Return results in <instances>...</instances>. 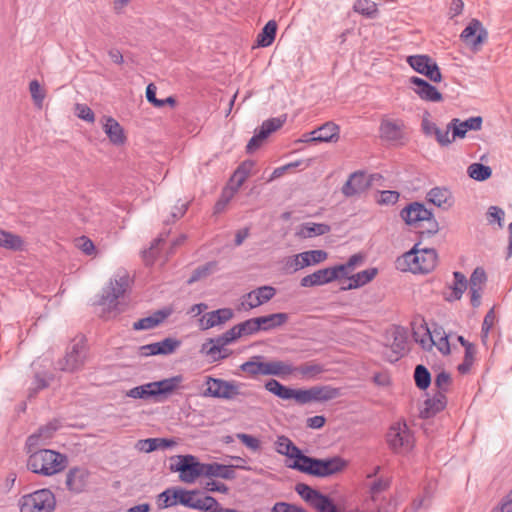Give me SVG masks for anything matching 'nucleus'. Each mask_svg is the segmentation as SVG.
<instances>
[{"mask_svg":"<svg viewBox=\"0 0 512 512\" xmlns=\"http://www.w3.org/2000/svg\"><path fill=\"white\" fill-rule=\"evenodd\" d=\"M421 240L396 260L397 268L413 273L427 274L437 264L438 255L434 248H419Z\"/></svg>","mask_w":512,"mask_h":512,"instance_id":"obj_3","label":"nucleus"},{"mask_svg":"<svg viewBox=\"0 0 512 512\" xmlns=\"http://www.w3.org/2000/svg\"><path fill=\"white\" fill-rule=\"evenodd\" d=\"M86 338L81 336L67 349L65 356L58 361L60 370L73 373L82 369L87 357Z\"/></svg>","mask_w":512,"mask_h":512,"instance_id":"obj_10","label":"nucleus"},{"mask_svg":"<svg viewBox=\"0 0 512 512\" xmlns=\"http://www.w3.org/2000/svg\"><path fill=\"white\" fill-rule=\"evenodd\" d=\"M292 464H288L287 467L297 470L301 473H305L311 476H314L316 458L312 456L305 455L301 449H299L294 457Z\"/></svg>","mask_w":512,"mask_h":512,"instance_id":"obj_38","label":"nucleus"},{"mask_svg":"<svg viewBox=\"0 0 512 512\" xmlns=\"http://www.w3.org/2000/svg\"><path fill=\"white\" fill-rule=\"evenodd\" d=\"M461 41L472 51L478 52L488 39V32L482 22L473 18L460 34Z\"/></svg>","mask_w":512,"mask_h":512,"instance_id":"obj_13","label":"nucleus"},{"mask_svg":"<svg viewBox=\"0 0 512 512\" xmlns=\"http://www.w3.org/2000/svg\"><path fill=\"white\" fill-rule=\"evenodd\" d=\"M488 224H494L497 222L499 228L503 227L505 212L498 206H490L486 213Z\"/></svg>","mask_w":512,"mask_h":512,"instance_id":"obj_57","label":"nucleus"},{"mask_svg":"<svg viewBox=\"0 0 512 512\" xmlns=\"http://www.w3.org/2000/svg\"><path fill=\"white\" fill-rule=\"evenodd\" d=\"M275 294L276 289L274 287L264 285L246 293L244 298L250 299L248 302V307L253 309L270 301L275 296Z\"/></svg>","mask_w":512,"mask_h":512,"instance_id":"obj_34","label":"nucleus"},{"mask_svg":"<svg viewBox=\"0 0 512 512\" xmlns=\"http://www.w3.org/2000/svg\"><path fill=\"white\" fill-rule=\"evenodd\" d=\"M467 174L470 178L482 182L491 177L492 169L482 163H472L467 168Z\"/></svg>","mask_w":512,"mask_h":512,"instance_id":"obj_48","label":"nucleus"},{"mask_svg":"<svg viewBox=\"0 0 512 512\" xmlns=\"http://www.w3.org/2000/svg\"><path fill=\"white\" fill-rule=\"evenodd\" d=\"M411 439V432L405 422L391 425L386 435L387 444L394 453H399L402 448H410Z\"/></svg>","mask_w":512,"mask_h":512,"instance_id":"obj_15","label":"nucleus"},{"mask_svg":"<svg viewBox=\"0 0 512 512\" xmlns=\"http://www.w3.org/2000/svg\"><path fill=\"white\" fill-rule=\"evenodd\" d=\"M240 369L252 376L258 374L272 375L284 378L294 373V366L283 361L260 362L249 360L244 362Z\"/></svg>","mask_w":512,"mask_h":512,"instance_id":"obj_9","label":"nucleus"},{"mask_svg":"<svg viewBox=\"0 0 512 512\" xmlns=\"http://www.w3.org/2000/svg\"><path fill=\"white\" fill-rule=\"evenodd\" d=\"M169 470L179 474V480L192 484L200 477H204L205 463L192 454H180L171 457Z\"/></svg>","mask_w":512,"mask_h":512,"instance_id":"obj_4","label":"nucleus"},{"mask_svg":"<svg viewBox=\"0 0 512 512\" xmlns=\"http://www.w3.org/2000/svg\"><path fill=\"white\" fill-rule=\"evenodd\" d=\"M29 91L31 93V97H32L34 103L37 106L41 107L43 100L45 98V93L41 89V86H40V83L38 80L35 79L29 83Z\"/></svg>","mask_w":512,"mask_h":512,"instance_id":"obj_62","label":"nucleus"},{"mask_svg":"<svg viewBox=\"0 0 512 512\" xmlns=\"http://www.w3.org/2000/svg\"><path fill=\"white\" fill-rule=\"evenodd\" d=\"M264 388L281 400H294L298 404L299 388L286 386L274 378L268 379L264 384Z\"/></svg>","mask_w":512,"mask_h":512,"instance_id":"obj_30","label":"nucleus"},{"mask_svg":"<svg viewBox=\"0 0 512 512\" xmlns=\"http://www.w3.org/2000/svg\"><path fill=\"white\" fill-rule=\"evenodd\" d=\"M286 119V115H282L280 117L269 118L263 121L261 126L255 129L254 135L248 141L245 147V152L247 154H253L255 151L260 149L267 138L284 125Z\"/></svg>","mask_w":512,"mask_h":512,"instance_id":"obj_11","label":"nucleus"},{"mask_svg":"<svg viewBox=\"0 0 512 512\" xmlns=\"http://www.w3.org/2000/svg\"><path fill=\"white\" fill-rule=\"evenodd\" d=\"M59 428L60 424L58 420H53L43 426H40L37 431L28 436L25 443L27 452L33 451L41 445H46L48 441L53 438Z\"/></svg>","mask_w":512,"mask_h":512,"instance_id":"obj_18","label":"nucleus"},{"mask_svg":"<svg viewBox=\"0 0 512 512\" xmlns=\"http://www.w3.org/2000/svg\"><path fill=\"white\" fill-rule=\"evenodd\" d=\"M250 470V467L244 465H225L218 462L205 463L204 477L222 478L225 480H234L236 478L235 469Z\"/></svg>","mask_w":512,"mask_h":512,"instance_id":"obj_26","label":"nucleus"},{"mask_svg":"<svg viewBox=\"0 0 512 512\" xmlns=\"http://www.w3.org/2000/svg\"><path fill=\"white\" fill-rule=\"evenodd\" d=\"M377 273H378V269L375 267L368 268L361 272H358V273L348 277V279H349L348 285L342 286L340 288V290L347 291V290L360 288V287L366 285L367 283L371 282L374 279V277L377 275Z\"/></svg>","mask_w":512,"mask_h":512,"instance_id":"obj_39","label":"nucleus"},{"mask_svg":"<svg viewBox=\"0 0 512 512\" xmlns=\"http://www.w3.org/2000/svg\"><path fill=\"white\" fill-rule=\"evenodd\" d=\"M411 85H413L414 92L424 101L428 102H440L443 100L442 94L439 90L426 81L423 78L412 76L409 79Z\"/></svg>","mask_w":512,"mask_h":512,"instance_id":"obj_25","label":"nucleus"},{"mask_svg":"<svg viewBox=\"0 0 512 512\" xmlns=\"http://www.w3.org/2000/svg\"><path fill=\"white\" fill-rule=\"evenodd\" d=\"M332 277H334V272L330 271L329 267L313 272V278L315 279L316 286L333 282L334 280Z\"/></svg>","mask_w":512,"mask_h":512,"instance_id":"obj_61","label":"nucleus"},{"mask_svg":"<svg viewBox=\"0 0 512 512\" xmlns=\"http://www.w3.org/2000/svg\"><path fill=\"white\" fill-rule=\"evenodd\" d=\"M259 331L268 332L281 327L289 320V315L285 312H278L269 315L255 317Z\"/></svg>","mask_w":512,"mask_h":512,"instance_id":"obj_35","label":"nucleus"},{"mask_svg":"<svg viewBox=\"0 0 512 512\" xmlns=\"http://www.w3.org/2000/svg\"><path fill=\"white\" fill-rule=\"evenodd\" d=\"M20 512H53L56 508V497L48 488H42L25 494L18 500Z\"/></svg>","mask_w":512,"mask_h":512,"instance_id":"obj_5","label":"nucleus"},{"mask_svg":"<svg viewBox=\"0 0 512 512\" xmlns=\"http://www.w3.org/2000/svg\"><path fill=\"white\" fill-rule=\"evenodd\" d=\"M182 381V375H175L159 381L148 382L131 388L126 392V396L133 399H153L157 403L163 402L180 387Z\"/></svg>","mask_w":512,"mask_h":512,"instance_id":"obj_1","label":"nucleus"},{"mask_svg":"<svg viewBox=\"0 0 512 512\" xmlns=\"http://www.w3.org/2000/svg\"><path fill=\"white\" fill-rule=\"evenodd\" d=\"M275 446V450L277 453L284 455L289 459H292L295 453L300 449L288 437L284 435L277 437Z\"/></svg>","mask_w":512,"mask_h":512,"instance_id":"obj_47","label":"nucleus"},{"mask_svg":"<svg viewBox=\"0 0 512 512\" xmlns=\"http://www.w3.org/2000/svg\"><path fill=\"white\" fill-rule=\"evenodd\" d=\"M407 63L417 73L424 75L430 81L439 83L442 80V73L436 61L429 55L418 54L407 57Z\"/></svg>","mask_w":512,"mask_h":512,"instance_id":"obj_12","label":"nucleus"},{"mask_svg":"<svg viewBox=\"0 0 512 512\" xmlns=\"http://www.w3.org/2000/svg\"><path fill=\"white\" fill-rule=\"evenodd\" d=\"M331 227L326 223L306 222L300 225L296 235L300 238H312L329 233Z\"/></svg>","mask_w":512,"mask_h":512,"instance_id":"obj_40","label":"nucleus"},{"mask_svg":"<svg viewBox=\"0 0 512 512\" xmlns=\"http://www.w3.org/2000/svg\"><path fill=\"white\" fill-rule=\"evenodd\" d=\"M408 338L407 334L404 330L397 329L393 335V342L391 344L392 353L394 354V358H389L390 363L397 362L401 357H403L406 352Z\"/></svg>","mask_w":512,"mask_h":512,"instance_id":"obj_42","label":"nucleus"},{"mask_svg":"<svg viewBox=\"0 0 512 512\" xmlns=\"http://www.w3.org/2000/svg\"><path fill=\"white\" fill-rule=\"evenodd\" d=\"M172 313V309L164 308L155 311L152 315L141 318L133 323V329L136 331L153 329L159 326Z\"/></svg>","mask_w":512,"mask_h":512,"instance_id":"obj_32","label":"nucleus"},{"mask_svg":"<svg viewBox=\"0 0 512 512\" xmlns=\"http://www.w3.org/2000/svg\"><path fill=\"white\" fill-rule=\"evenodd\" d=\"M299 256L302 266L308 267L325 261L328 257V253L324 250H308L299 253Z\"/></svg>","mask_w":512,"mask_h":512,"instance_id":"obj_49","label":"nucleus"},{"mask_svg":"<svg viewBox=\"0 0 512 512\" xmlns=\"http://www.w3.org/2000/svg\"><path fill=\"white\" fill-rule=\"evenodd\" d=\"M239 338L240 336L238 335L236 328L233 326L231 329L217 337L208 338L206 342L201 345L200 353L215 354L216 352H220L222 346L232 344Z\"/></svg>","mask_w":512,"mask_h":512,"instance_id":"obj_24","label":"nucleus"},{"mask_svg":"<svg viewBox=\"0 0 512 512\" xmlns=\"http://www.w3.org/2000/svg\"><path fill=\"white\" fill-rule=\"evenodd\" d=\"M205 384L207 388L202 393L204 397L232 400L237 396L247 397L249 395L248 392L241 391L243 384L235 381L206 376Z\"/></svg>","mask_w":512,"mask_h":512,"instance_id":"obj_6","label":"nucleus"},{"mask_svg":"<svg viewBox=\"0 0 512 512\" xmlns=\"http://www.w3.org/2000/svg\"><path fill=\"white\" fill-rule=\"evenodd\" d=\"M0 247L12 251H22L24 247V241L19 235L5 230H0Z\"/></svg>","mask_w":512,"mask_h":512,"instance_id":"obj_45","label":"nucleus"},{"mask_svg":"<svg viewBox=\"0 0 512 512\" xmlns=\"http://www.w3.org/2000/svg\"><path fill=\"white\" fill-rule=\"evenodd\" d=\"M312 134L316 135L313 139H316L319 143H335L340 138V127L334 122L328 121L314 129Z\"/></svg>","mask_w":512,"mask_h":512,"instance_id":"obj_37","label":"nucleus"},{"mask_svg":"<svg viewBox=\"0 0 512 512\" xmlns=\"http://www.w3.org/2000/svg\"><path fill=\"white\" fill-rule=\"evenodd\" d=\"M347 466V461L340 456L316 458L314 477L325 478L341 472Z\"/></svg>","mask_w":512,"mask_h":512,"instance_id":"obj_22","label":"nucleus"},{"mask_svg":"<svg viewBox=\"0 0 512 512\" xmlns=\"http://www.w3.org/2000/svg\"><path fill=\"white\" fill-rule=\"evenodd\" d=\"M483 119L481 116H473L464 121L453 118L448 123V130L452 132V140L463 139L468 131H478L482 128Z\"/></svg>","mask_w":512,"mask_h":512,"instance_id":"obj_23","label":"nucleus"},{"mask_svg":"<svg viewBox=\"0 0 512 512\" xmlns=\"http://www.w3.org/2000/svg\"><path fill=\"white\" fill-rule=\"evenodd\" d=\"M27 469L43 476H52L67 466V456L50 449H34L28 452Z\"/></svg>","mask_w":512,"mask_h":512,"instance_id":"obj_2","label":"nucleus"},{"mask_svg":"<svg viewBox=\"0 0 512 512\" xmlns=\"http://www.w3.org/2000/svg\"><path fill=\"white\" fill-rule=\"evenodd\" d=\"M139 443L141 444L140 449L146 453H151L158 449H168L176 444L173 439L169 438H148L140 440Z\"/></svg>","mask_w":512,"mask_h":512,"instance_id":"obj_44","label":"nucleus"},{"mask_svg":"<svg viewBox=\"0 0 512 512\" xmlns=\"http://www.w3.org/2000/svg\"><path fill=\"white\" fill-rule=\"evenodd\" d=\"M234 316V312L231 308H220L211 312H208L200 319V326L202 330H208L210 328L222 325L227 321L231 320Z\"/></svg>","mask_w":512,"mask_h":512,"instance_id":"obj_29","label":"nucleus"},{"mask_svg":"<svg viewBox=\"0 0 512 512\" xmlns=\"http://www.w3.org/2000/svg\"><path fill=\"white\" fill-rule=\"evenodd\" d=\"M428 202L433 205L442 208L444 210L449 209L454 204V199L451 191L446 187H434L426 195Z\"/></svg>","mask_w":512,"mask_h":512,"instance_id":"obj_33","label":"nucleus"},{"mask_svg":"<svg viewBox=\"0 0 512 512\" xmlns=\"http://www.w3.org/2000/svg\"><path fill=\"white\" fill-rule=\"evenodd\" d=\"M491 512H512V489L502 498L500 504Z\"/></svg>","mask_w":512,"mask_h":512,"instance_id":"obj_64","label":"nucleus"},{"mask_svg":"<svg viewBox=\"0 0 512 512\" xmlns=\"http://www.w3.org/2000/svg\"><path fill=\"white\" fill-rule=\"evenodd\" d=\"M255 164V161L251 159L244 160L239 164L230 178V182L234 183V186L232 187L234 191H237L243 185L252 172Z\"/></svg>","mask_w":512,"mask_h":512,"instance_id":"obj_41","label":"nucleus"},{"mask_svg":"<svg viewBox=\"0 0 512 512\" xmlns=\"http://www.w3.org/2000/svg\"><path fill=\"white\" fill-rule=\"evenodd\" d=\"M129 286V276L124 274L110 281L109 285L104 287L97 305H105L106 303L112 304L117 299L122 297Z\"/></svg>","mask_w":512,"mask_h":512,"instance_id":"obj_17","label":"nucleus"},{"mask_svg":"<svg viewBox=\"0 0 512 512\" xmlns=\"http://www.w3.org/2000/svg\"><path fill=\"white\" fill-rule=\"evenodd\" d=\"M353 10L370 19L376 18L379 13L377 5L371 0L355 1Z\"/></svg>","mask_w":512,"mask_h":512,"instance_id":"obj_50","label":"nucleus"},{"mask_svg":"<svg viewBox=\"0 0 512 512\" xmlns=\"http://www.w3.org/2000/svg\"><path fill=\"white\" fill-rule=\"evenodd\" d=\"M198 489L187 490L182 487H169L156 496V504L159 510L182 505L193 509L194 496L198 495Z\"/></svg>","mask_w":512,"mask_h":512,"instance_id":"obj_7","label":"nucleus"},{"mask_svg":"<svg viewBox=\"0 0 512 512\" xmlns=\"http://www.w3.org/2000/svg\"><path fill=\"white\" fill-rule=\"evenodd\" d=\"M234 327L236 328V331L240 337L250 336L260 332L259 329L257 328V321L255 317L247 319L235 325Z\"/></svg>","mask_w":512,"mask_h":512,"instance_id":"obj_55","label":"nucleus"},{"mask_svg":"<svg viewBox=\"0 0 512 512\" xmlns=\"http://www.w3.org/2000/svg\"><path fill=\"white\" fill-rule=\"evenodd\" d=\"M193 509L200 510L202 512H217L220 508L219 502L210 495L204 496L203 499H194Z\"/></svg>","mask_w":512,"mask_h":512,"instance_id":"obj_53","label":"nucleus"},{"mask_svg":"<svg viewBox=\"0 0 512 512\" xmlns=\"http://www.w3.org/2000/svg\"><path fill=\"white\" fill-rule=\"evenodd\" d=\"M217 267L216 261H209L204 265L198 266L195 270H193L191 276L187 280V284H193L199 281L202 278L209 276Z\"/></svg>","mask_w":512,"mask_h":512,"instance_id":"obj_52","label":"nucleus"},{"mask_svg":"<svg viewBox=\"0 0 512 512\" xmlns=\"http://www.w3.org/2000/svg\"><path fill=\"white\" fill-rule=\"evenodd\" d=\"M413 378L416 387L421 391H426L431 385V373L428 370V368L423 364L416 365L413 373Z\"/></svg>","mask_w":512,"mask_h":512,"instance_id":"obj_46","label":"nucleus"},{"mask_svg":"<svg viewBox=\"0 0 512 512\" xmlns=\"http://www.w3.org/2000/svg\"><path fill=\"white\" fill-rule=\"evenodd\" d=\"M432 334L435 339L434 346L443 354L449 355L451 353L450 343L448 340V335H446L445 331L442 327H435L432 331Z\"/></svg>","mask_w":512,"mask_h":512,"instance_id":"obj_51","label":"nucleus"},{"mask_svg":"<svg viewBox=\"0 0 512 512\" xmlns=\"http://www.w3.org/2000/svg\"><path fill=\"white\" fill-rule=\"evenodd\" d=\"M453 278V283L447 286L451 292L449 294H443L444 300L450 303L460 300L463 293L468 288V280L462 272L454 271Z\"/></svg>","mask_w":512,"mask_h":512,"instance_id":"obj_36","label":"nucleus"},{"mask_svg":"<svg viewBox=\"0 0 512 512\" xmlns=\"http://www.w3.org/2000/svg\"><path fill=\"white\" fill-rule=\"evenodd\" d=\"M277 33V23L275 20H269L257 35L256 43L258 47H268L272 45Z\"/></svg>","mask_w":512,"mask_h":512,"instance_id":"obj_43","label":"nucleus"},{"mask_svg":"<svg viewBox=\"0 0 512 512\" xmlns=\"http://www.w3.org/2000/svg\"><path fill=\"white\" fill-rule=\"evenodd\" d=\"M181 346V341L167 337L159 342H154L139 347V355L143 357L156 356V355H170L173 354Z\"/></svg>","mask_w":512,"mask_h":512,"instance_id":"obj_19","label":"nucleus"},{"mask_svg":"<svg viewBox=\"0 0 512 512\" xmlns=\"http://www.w3.org/2000/svg\"><path fill=\"white\" fill-rule=\"evenodd\" d=\"M404 124L400 120L382 119L379 126V136L382 140L396 143L404 138Z\"/></svg>","mask_w":512,"mask_h":512,"instance_id":"obj_27","label":"nucleus"},{"mask_svg":"<svg viewBox=\"0 0 512 512\" xmlns=\"http://www.w3.org/2000/svg\"><path fill=\"white\" fill-rule=\"evenodd\" d=\"M102 124L105 134L113 145L120 146L126 142L124 129L116 119L110 116H103Z\"/></svg>","mask_w":512,"mask_h":512,"instance_id":"obj_31","label":"nucleus"},{"mask_svg":"<svg viewBox=\"0 0 512 512\" xmlns=\"http://www.w3.org/2000/svg\"><path fill=\"white\" fill-rule=\"evenodd\" d=\"M90 472L85 467H72L66 475V487L75 494L82 493L86 490L89 483Z\"/></svg>","mask_w":512,"mask_h":512,"instance_id":"obj_21","label":"nucleus"},{"mask_svg":"<svg viewBox=\"0 0 512 512\" xmlns=\"http://www.w3.org/2000/svg\"><path fill=\"white\" fill-rule=\"evenodd\" d=\"M341 389L330 385L312 386L308 389L299 388L298 404L304 405L309 402H327L338 398Z\"/></svg>","mask_w":512,"mask_h":512,"instance_id":"obj_14","label":"nucleus"},{"mask_svg":"<svg viewBox=\"0 0 512 512\" xmlns=\"http://www.w3.org/2000/svg\"><path fill=\"white\" fill-rule=\"evenodd\" d=\"M447 406V397L442 392H436L431 398H427L423 403V408L419 411L421 419H430L443 411Z\"/></svg>","mask_w":512,"mask_h":512,"instance_id":"obj_28","label":"nucleus"},{"mask_svg":"<svg viewBox=\"0 0 512 512\" xmlns=\"http://www.w3.org/2000/svg\"><path fill=\"white\" fill-rule=\"evenodd\" d=\"M325 368L322 364L308 362L298 367H294V372L300 373L303 377L314 378L323 373Z\"/></svg>","mask_w":512,"mask_h":512,"instance_id":"obj_54","label":"nucleus"},{"mask_svg":"<svg viewBox=\"0 0 512 512\" xmlns=\"http://www.w3.org/2000/svg\"><path fill=\"white\" fill-rule=\"evenodd\" d=\"M295 491L305 502L310 504L318 512H340L338 506L330 496L312 488L306 483H297L295 485Z\"/></svg>","mask_w":512,"mask_h":512,"instance_id":"obj_8","label":"nucleus"},{"mask_svg":"<svg viewBox=\"0 0 512 512\" xmlns=\"http://www.w3.org/2000/svg\"><path fill=\"white\" fill-rule=\"evenodd\" d=\"M400 217L406 225L420 227L424 219L432 217V210L426 208L422 202L413 201L400 211Z\"/></svg>","mask_w":512,"mask_h":512,"instance_id":"obj_16","label":"nucleus"},{"mask_svg":"<svg viewBox=\"0 0 512 512\" xmlns=\"http://www.w3.org/2000/svg\"><path fill=\"white\" fill-rule=\"evenodd\" d=\"M487 281V275L485 270L482 267H476L472 274L470 275V279L468 281L469 287L473 288H482V285Z\"/></svg>","mask_w":512,"mask_h":512,"instance_id":"obj_59","label":"nucleus"},{"mask_svg":"<svg viewBox=\"0 0 512 512\" xmlns=\"http://www.w3.org/2000/svg\"><path fill=\"white\" fill-rule=\"evenodd\" d=\"M424 330V335L421 338H418L417 332L413 333V337L415 341L419 343L424 350L430 351L435 344V339L432 334V331H430L427 326L424 327Z\"/></svg>","mask_w":512,"mask_h":512,"instance_id":"obj_58","label":"nucleus"},{"mask_svg":"<svg viewBox=\"0 0 512 512\" xmlns=\"http://www.w3.org/2000/svg\"><path fill=\"white\" fill-rule=\"evenodd\" d=\"M372 185V179L367 178L364 171H355L342 186V193L346 197H353L365 192Z\"/></svg>","mask_w":512,"mask_h":512,"instance_id":"obj_20","label":"nucleus"},{"mask_svg":"<svg viewBox=\"0 0 512 512\" xmlns=\"http://www.w3.org/2000/svg\"><path fill=\"white\" fill-rule=\"evenodd\" d=\"M236 437L241 441L243 445H245L252 451H258L261 448L260 440L253 435L246 433H238Z\"/></svg>","mask_w":512,"mask_h":512,"instance_id":"obj_63","label":"nucleus"},{"mask_svg":"<svg viewBox=\"0 0 512 512\" xmlns=\"http://www.w3.org/2000/svg\"><path fill=\"white\" fill-rule=\"evenodd\" d=\"M451 383V375L445 370L439 372L434 379V385L438 389L437 392H442L443 395H446L449 391Z\"/></svg>","mask_w":512,"mask_h":512,"instance_id":"obj_56","label":"nucleus"},{"mask_svg":"<svg viewBox=\"0 0 512 512\" xmlns=\"http://www.w3.org/2000/svg\"><path fill=\"white\" fill-rule=\"evenodd\" d=\"M424 222L427 223V226L425 227V229L418 232L420 239L430 238V237L434 236L436 233H438L439 224L436 221L433 213H432V217H430L429 219H424Z\"/></svg>","mask_w":512,"mask_h":512,"instance_id":"obj_60","label":"nucleus"}]
</instances>
